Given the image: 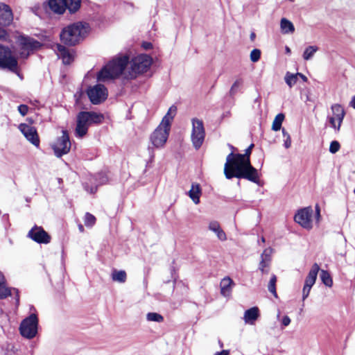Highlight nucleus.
Returning a JSON list of instances; mask_svg holds the SVG:
<instances>
[{"label": "nucleus", "instance_id": "obj_33", "mask_svg": "<svg viewBox=\"0 0 355 355\" xmlns=\"http://www.w3.org/2000/svg\"><path fill=\"white\" fill-rule=\"evenodd\" d=\"M146 320L148 322L161 323L164 321V317L158 313L149 312L146 314Z\"/></svg>", "mask_w": 355, "mask_h": 355}, {"label": "nucleus", "instance_id": "obj_22", "mask_svg": "<svg viewBox=\"0 0 355 355\" xmlns=\"http://www.w3.org/2000/svg\"><path fill=\"white\" fill-rule=\"evenodd\" d=\"M259 317V310L258 307L254 306L246 310L243 315V320L245 324L253 325Z\"/></svg>", "mask_w": 355, "mask_h": 355}, {"label": "nucleus", "instance_id": "obj_51", "mask_svg": "<svg viewBox=\"0 0 355 355\" xmlns=\"http://www.w3.org/2000/svg\"><path fill=\"white\" fill-rule=\"evenodd\" d=\"M349 105L355 110V96L352 97L351 101L349 102Z\"/></svg>", "mask_w": 355, "mask_h": 355}, {"label": "nucleus", "instance_id": "obj_26", "mask_svg": "<svg viewBox=\"0 0 355 355\" xmlns=\"http://www.w3.org/2000/svg\"><path fill=\"white\" fill-rule=\"evenodd\" d=\"M209 230L214 232L218 239L220 241H225L227 237L225 232L221 229L220 224L218 221H211L208 227Z\"/></svg>", "mask_w": 355, "mask_h": 355}, {"label": "nucleus", "instance_id": "obj_21", "mask_svg": "<svg viewBox=\"0 0 355 355\" xmlns=\"http://www.w3.org/2000/svg\"><path fill=\"white\" fill-rule=\"evenodd\" d=\"M55 51L58 56L62 60L64 64H69L73 60V55L71 53L65 46L57 44Z\"/></svg>", "mask_w": 355, "mask_h": 355}, {"label": "nucleus", "instance_id": "obj_27", "mask_svg": "<svg viewBox=\"0 0 355 355\" xmlns=\"http://www.w3.org/2000/svg\"><path fill=\"white\" fill-rule=\"evenodd\" d=\"M201 193L202 191L200 184L193 183L191 184V189L189 191V196L196 205H198L200 202Z\"/></svg>", "mask_w": 355, "mask_h": 355}, {"label": "nucleus", "instance_id": "obj_12", "mask_svg": "<svg viewBox=\"0 0 355 355\" xmlns=\"http://www.w3.org/2000/svg\"><path fill=\"white\" fill-rule=\"evenodd\" d=\"M170 128L159 125L150 136L152 145L156 148H162L167 141Z\"/></svg>", "mask_w": 355, "mask_h": 355}, {"label": "nucleus", "instance_id": "obj_11", "mask_svg": "<svg viewBox=\"0 0 355 355\" xmlns=\"http://www.w3.org/2000/svg\"><path fill=\"white\" fill-rule=\"evenodd\" d=\"M62 133V136L58 137L56 141L51 146L55 155L58 157L67 154L71 148V141L67 131L63 130Z\"/></svg>", "mask_w": 355, "mask_h": 355}, {"label": "nucleus", "instance_id": "obj_43", "mask_svg": "<svg viewBox=\"0 0 355 355\" xmlns=\"http://www.w3.org/2000/svg\"><path fill=\"white\" fill-rule=\"evenodd\" d=\"M17 110L22 116H25L28 112V107L26 105L21 104L18 106Z\"/></svg>", "mask_w": 355, "mask_h": 355}, {"label": "nucleus", "instance_id": "obj_15", "mask_svg": "<svg viewBox=\"0 0 355 355\" xmlns=\"http://www.w3.org/2000/svg\"><path fill=\"white\" fill-rule=\"evenodd\" d=\"M107 181L108 178L107 175L103 172H101L94 176L91 175L88 181L84 183V188L87 192L94 193L97 191L98 186L107 183Z\"/></svg>", "mask_w": 355, "mask_h": 355}, {"label": "nucleus", "instance_id": "obj_8", "mask_svg": "<svg viewBox=\"0 0 355 355\" xmlns=\"http://www.w3.org/2000/svg\"><path fill=\"white\" fill-rule=\"evenodd\" d=\"M18 62L11 50L0 44V69H8L12 72L17 71Z\"/></svg>", "mask_w": 355, "mask_h": 355}, {"label": "nucleus", "instance_id": "obj_18", "mask_svg": "<svg viewBox=\"0 0 355 355\" xmlns=\"http://www.w3.org/2000/svg\"><path fill=\"white\" fill-rule=\"evenodd\" d=\"M19 130L32 144L36 147L40 146V139L35 127L26 123H21L19 125Z\"/></svg>", "mask_w": 355, "mask_h": 355}, {"label": "nucleus", "instance_id": "obj_42", "mask_svg": "<svg viewBox=\"0 0 355 355\" xmlns=\"http://www.w3.org/2000/svg\"><path fill=\"white\" fill-rule=\"evenodd\" d=\"M340 148V145L338 141H333L331 142L329 146V152L332 154L337 153Z\"/></svg>", "mask_w": 355, "mask_h": 355}, {"label": "nucleus", "instance_id": "obj_9", "mask_svg": "<svg viewBox=\"0 0 355 355\" xmlns=\"http://www.w3.org/2000/svg\"><path fill=\"white\" fill-rule=\"evenodd\" d=\"M192 131L191 141L196 149H199L203 144L205 137V130L203 121L197 118L191 120Z\"/></svg>", "mask_w": 355, "mask_h": 355}, {"label": "nucleus", "instance_id": "obj_50", "mask_svg": "<svg viewBox=\"0 0 355 355\" xmlns=\"http://www.w3.org/2000/svg\"><path fill=\"white\" fill-rule=\"evenodd\" d=\"M298 76L300 77L304 82H306L308 80L306 76L301 73H297V77Z\"/></svg>", "mask_w": 355, "mask_h": 355}, {"label": "nucleus", "instance_id": "obj_5", "mask_svg": "<svg viewBox=\"0 0 355 355\" xmlns=\"http://www.w3.org/2000/svg\"><path fill=\"white\" fill-rule=\"evenodd\" d=\"M153 60L147 54H140L135 57L131 62L130 67L124 73V78L126 79H135L140 73L146 72L150 67Z\"/></svg>", "mask_w": 355, "mask_h": 355}, {"label": "nucleus", "instance_id": "obj_16", "mask_svg": "<svg viewBox=\"0 0 355 355\" xmlns=\"http://www.w3.org/2000/svg\"><path fill=\"white\" fill-rule=\"evenodd\" d=\"M320 267L318 263H314L307 277L302 289V300L304 301L309 296L312 286L315 284Z\"/></svg>", "mask_w": 355, "mask_h": 355}, {"label": "nucleus", "instance_id": "obj_38", "mask_svg": "<svg viewBox=\"0 0 355 355\" xmlns=\"http://www.w3.org/2000/svg\"><path fill=\"white\" fill-rule=\"evenodd\" d=\"M270 263L261 260L259 264V270L261 274H268L270 270Z\"/></svg>", "mask_w": 355, "mask_h": 355}, {"label": "nucleus", "instance_id": "obj_49", "mask_svg": "<svg viewBox=\"0 0 355 355\" xmlns=\"http://www.w3.org/2000/svg\"><path fill=\"white\" fill-rule=\"evenodd\" d=\"M148 150L149 151L150 159H153L155 157L153 150L151 147L148 146Z\"/></svg>", "mask_w": 355, "mask_h": 355}, {"label": "nucleus", "instance_id": "obj_52", "mask_svg": "<svg viewBox=\"0 0 355 355\" xmlns=\"http://www.w3.org/2000/svg\"><path fill=\"white\" fill-rule=\"evenodd\" d=\"M78 230L80 232H84V227L83 225L80 224L78 225Z\"/></svg>", "mask_w": 355, "mask_h": 355}, {"label": "nucleus", "instance_id": "obj_6", "mask_svg": "<svg viewBox=\"0 0 355 355\" xmlns=\"http://www.w3.org/2000/svg\"><path fill=\"white\" fill-rule=\"evenodd\" d=\"M81 0H49L50 10L56 14H63L66 9L71 13L76 12L80 7Z\"/></svg>", "mask_w": 355, "mask_h": 355}, {"label": "nucleus", "instance_id": "obj_47", "mask_svg": "<svg viewBox=\"0 0 355 355\" xmlns=\"http://www.w3.org/2000/svg\"><path fill=\"white\" fill-rule=\"evenodd\" d=\"M142 46L144 49L148 50L152 49L153 45L150 42H144Z\"/></svg>", "mask_w": 355, "mask_h": 355}, {"label": "nucleus", "instance_id": "obj_19", "mask_svg": "<svg viewBox=\"0 0 355 355\" xmlns=\"http://www.w3.org/2000/svg\"><path fill=\"white\" fill-rule=\"evenodd\" d=\"M13 21V12L10 6L0 2V26H8Z\"/></svg>", "mask_w": 355, "mask_h": 355}, {"label": "nucleus", "instance_id": "obj_53", "mask_svg": "<svg viewBox=\"0 0 355 355\" xmlns=\"http://www.w3.org/2000/svg\"><path fill=\"white\" fill-rule=\"evenodd\" d=\"M255 37H256V35H255V33H252L250 34V40H251L252 41H253V40H254Z\"/></svg>", "mask_w": 355, "mask_h": 355}, {"label": "nucleus", "instance_id": "obj_39", "mask_svg": "<svg viewBox=\"0 0 355 355\" xmlns=\"http://www.w3.org/2000/svg\"><path fill=\"white\" fill-rule=\"evenodd\" d=\"M243 85V80L241 78H239L235 80V82L233 83L232 86L230 88V94L231 96L234 95L237 91L238 89Z\"/></svg>", "mask_w": 355, "mask_h": 355}, {"label": "nucleus", "instance_id": "obj_3", "mask_svg": "<svg viewBox=\"0 0 355 355\" xmlns=\"http://www.w3.org/2000/svg\"><path fill=\"white\" fill-rule=\"evenodd\" d=\"M89 30V26L87 23H73L62 29L60 35V39L65 44L74 46L86 37Z\"/></svg>", "mask_w": 355, "mask_h": 355}, {"label": "nucleus", "instance_id": "obj_1", "mask_svg": "<svg viewBox=\"0 0 355 355\" xmlns=\"http://www.w3.org/2000/svg\"><path fill=\"white\" fill-rule=\"evenodd\" d=\"M254 144H251L245 154H234L230 153L226 158L224 166V173L227 179L237 178L245 179L260 185L259 174L254 167L251 165L250 155Z\"/></svg>", "mask_w": 355, "mask_h": 355}, {"label": "nucleus", "instance_id": "obj_40", "mask_svg": "<svg viewBox=\"0 0 355 355\" xmlns=\"http://www.w3.org/2000/svg\"><path fill=\"white\" fill-rule=\"evenodd\" d=\"M282 134L283 137L285 138L284 141V146L286 148H289L291 146V136L284 128L282 129Z\"/></svg>", "mask_w": 355, "mask_h": 355}, {"label": "nucleus", "instance_id": "obj_10", "mask_svg": "<svg viewBox=\"0 0 355 355\" xmlns=\"http://www.w3.org/2000/svg\"><path fill=\"white\" fill-rule=\"evenodd\" d=\"M331 116H327L330 126L336 131H339L341 124L346 114L344 107L338 103L333 104L331 106Z\"/></svg>", "mask_w": 355, "mask_h": 355}, {"label": "nucleus", "instance_id": "obj_13", "mask_svg": "<svg viewBox=\"0 0 355 355\" xmlns=\"http://www.w3.org/2000/svg\"><path fill=\"white\" fill-rule=\"evenodd\" d=\"M87 93L90 101L94 105L102 103L107 97V90L106 87L101 84H97L89 87Z\"/></svg>", "mask_w": 355, "mask_h": 355}, {"label": "nucleus", "instance_id": "obj_4", "mask_svg": "<svg viewBox=\"0 0 355 355\" xmlns=\"http://www.w3.org/2000/svg\"><path fill=\"white\" fill-rule=\"evenodd\" d=\"M103 120V116L94 112H79L76 119V135L80 138L84 137L89 125L101 123Z\"/></svg>", "mask_w": 355, "mask_h": 355}, {"label": "nucleus", "instance_id": "obj_55", "mask_svg": "<svg viewBox=\"0 0 355 355\" xmlns=\"http://www.w3.org/2000/svg\"><path fill=\"white\" fill-rule=\"evenodd\" d=\"M228 146L230 148V149H232V153H233L234 150L235 149L234 147L233 146H232L231 144H229Z\"/></svg>", "mask_w": 355, "mask_h": 355}, {"label": "nucleus", "instance_id": "obj_31", "mask_svg": "<svg viewBox=\"0 0 355 355\" xmlns=\"http://www.w3.org/2000/svg\"><path fill=\"white\" fill-rule=\"evenodd\" d=\"M284 119V114L282 113L278 114L275 116V118L272 122V130L274 131L279 130L282 128V124Z\"/></svg>", "mask_w": 355, "mask_h": 355}, {"label": "nucleus", "instance_id": "obj_24", "mask_svg": "<svg viewBox=\"0 0 355 355\" xmlns=\"http://www.w3.org/2000/svg\"><path fill=\"white\" fill-rule=\"evenodd\" d=\"M21 44L23 49L26 51H33L40 47V42L31 38V37H22L21 40Z\"/></svg>", "mask_w": 355, "mask_h": 355}, {"label": "nucleus", "instance_id": "obj_54", "mask_svg": "<svg viewBox=\"0 0 355 355\" xmlns=\"http://www.w3.org/2000/svg\"><path fill=\"white\" fill-rule=\"evenodd\" d=\"M286 53H291V49L288 46L286 47Z\"/></svg>", "mask_w": 355, "mask_h": 355}, {"label": "nucleus", "instance_id": "obj_56", "mask_svg": "<svg viewBox=\"0 0 355 355\" xmlns=\"http://www.w3.org/2000/svg\"><path fill=\"white\" fill-rule=\"evenodd\" d=\"M261 241L265 242V239L263 237L261 238Z\"/></svg>", "mask_w": 355, "mask_h": 355}, {"label": "nucleus", "instance_id": "obj_25", "mask_svg": "<svg viewBox=\"0 0 355 355\" xmlns=\"http://www.w3.org/2000/svg\"><path fill=\"white\" fill-rule=\"evenodd\" d=\"M176 112H177L176 106L172 105L171 107H170L167 113L163 117L159 125L171 129V122L176 114Z\"/></svg>", "mask_w": 355, "mask_h": 355}, {"label": "nucleus", "instance_id": "obj_48", "mask_svg": "<svg viewBox=\"0 0 355 355\" xmlns=\"http://www.w3.org/2000/svg\"><path fill=\"white\" fill-rule=\"evenodd\" d=\"M6 35H7L6 31L4 29L0 28V39L6 38Z\"/></svg>", "mask_w": 355, "mask_h": 355}, {"label": "nucleus", "instance_id": "obj_41", "mask_svg": "<svg viewBox=\"0 0 355 355\" xmlns=\"http://www.w3.org/2000/svg\"><path fill=\"white\" fill-rule=\"evenodd\" d=\"M261 57V51L258 49H253L250 53V60L253 62H257Z\"/></svg>", "mask_w": 355, "mask_h": 355}, {"label": "nucleus", "instance_id": "obj_7", "mask_svg": "<svg viewBox=\"0 0 355 355\" xmlns=\"http://www.w3.org/2000/svg\"><path fill=\"white\" fill-rule=\"evenodd\" d=\"M37 316L36 314L32 313L21 321L19 326L20 334L26 338H33L37 333Z\"/></svg>", "mask_w": 355, "mask_h": 355}, {"label": "nucleus", "instance_id": "obj_17", "mask_svg": "<svg viewBox=\"0 0 355 355\" xmlns=\"http://www.w3.org/2000/svg\"><path fill=\"white\" fill-rule=\"evenodd\" d=\"M28 237L40 244H48L51 242V236L41 226H33L28 233Z\"/></svg>", "mask_w": 355, "mask_h": 355}, {"label": "nucleus", "instance_id": "obj_2", "mask_svg": "<svg viewBox=\"0 0 355 355\" xmlns=\"http://www.w3.org/2000/svg\"><path fill=\"white\" fill-rule=\"evenodd\" d=\"M130 62V58L127 55L117 56L110 61L98 73L97 80L105 82L109 80L115 79L123 74L126 67Z\"/></svg>", "mask_w": 355, "mask_h": 355}, {"label": "nucleus", "instance_id": "obj_57", "mask_svg": "<svg viewBox=\"0 0 355 355\" xmlns=\"http://www.w3.org/2000/svg\"><path fill=\"white\" fill-rule=\"evenodd\" d=\"M354 194H355V188H354Z\"/></svg>", "mask_w": 355, "mask_h": 355}, {"label": "nucleus", "instance_id": "obj_20", "mask_svg": "<svg viewBox=\"0 0 355 355\" xmlns=\"http://www.w3.org/2000/svg\"><path fill=\"white\" fill-rule=\"evenodd\" d=\"M13 293L15 294L16 303L18 304L19 302L18 290L8 287L3 274L0 272V300L5 299Z\"/></svg>", "mask_w": 355, "mask_h": 355}, {"label": "nucleus", "instance_id": "obj_34", "mask_svg": "<svg viewBox=\"0 0 355 355\" xmlns=\"http://www.w3.org/2000/svg\"><path fill=\"white\" fill-rule=\"evenodd\" d=\"M284 80L289 87H292L297 83V73L296 74H293L290 72H287L286 73Z\"/></svg>", "mask_w": 355, "mask_h": 355}, {"label": "nucleus", "instance_id": "obj_29", "mask_svg": "<svg viewBox=\"0 0 355 355\" xmlns=\"http://www.w3.org/2000/svg\"><path fill=\"white\" fill-rule=\"evenodd\" d=\"M127 275L124 270H114L112 273V279L114 282L124 283L126 281Z\"/></svg>", "mask_w": 355, "mask_h": 355}, {"label": "nucleus", "instance_id": "obj_30", "mask_svg": "<svg viewBox=\"0 0 355 355\" xmlns=\"http://www.w3.org/2000/svg\"><path fill=\"white\" fill-rule=\"evenodd\" d=\"M318 48L316 46H309L306 47L303 53L302 57L304 60H311L314 54L318 51Z\"/></svg>", "mask_w": 355, "mask_h": 355}, {"label": "nucleus", "instance_id": "obj_28", "mask_svg": "<svg viewBox=\"0 0 355 355\" xmlns=\"http://www.w3.org/2000/svg\"><path fill=\"white\" fill-rule=\"evenodd\" d=\"M280 29L283 34H292L295 32L293 24L286 18H282L280 21Z\"/></svg>", "mask_w": 355, "mask_h": 355}, {"label": "nucleus", "instance_id": "obj_36", "mask_svg": "<svg viewBox=\"0 0 355 355\" xmlns=\"http://www.w3.org/2000/svg\"><path fill=\"white\" fill-rule=\"evenodd\" d=\"M273 252V249L271 248H266L261 254V260L266 261V262L271 263V255Z\"/></svg>", "mask_w": 355, "mask_h": 355}, {"label": "nucleus", "instance_id": "obj_14", "mask_svg": "<svg viewBox=\"0 0 355 355\" xmlns=\"http://www.w3.org/2000/svg\"><path fill=\"white\" fill-rule=\"evenodd\" d=\"M313 213V211L311 207H304L300 209L296 213L294 220L302 227L306 230H311L313 227L311 220Z\"/></svg>", "mask_w": 355, "mask_h": 355}, {"label": "nucleus", "instance_id": "obj_32", "mask_svg": "<svg viewBox=\"0 0 355 355\" xmlns=\"http://www.w3.org/2000/svg\"><path fill=\"white\" fill-rule=\"evenodd\" d=\"M320 278H321L322 283L325 286H327L328 287L332 286L333 280H332V278H331L330 274L327 271L322 270L321 273H320Z\"/></svg>", "mask_w": 355, "mask_h": 355}, {"label": "nucleus", "instance_id": "obj_23", "mask_svg": "<svg viewBox=\"0 0 355 355\" xmlns=\"http://www.w3.org/2000/svg\"><path fill=\"white\" fill-rule=\"evenodd\" d=\"M234 282L229 277H224L220 284V293L224 297H229L232 293Z\"/></svg>", "mask_w": 355, "mask_h": 355}, {"label": "nucleus", "instance_id": "obj_46", "mask_svg": "<svg viewBox=\"0 0 355 355\" xmlns=\"http://www.w3.org/2000/svg\"><path fill=\"white\" fill-rule=\"evenodd\" d=\"M214 355H230V350L223 349L220 352H217L214 354Z\"/></svg>", "mask_w": 355, "mask_h": 355}, {"label": "nucleus", "instance_id": "obj_35", "mask_svg": "<svg viewBox=\"0 0 355 355\" xmlns=\"http://www.w3.org/2000/svg\"><path fill=\"white\" fill-rule=\"evenodd\" d=\"M276 282L277 277L276 275H272L270 277V282L268 283V289L270 293H271L275 297H277V294L276 292Z\"/></svg>", "mask_w": 355, "mask_h": 355}, {"label": "nucleus", "instance_id": "obj_45", "mask_svg": "<svg viewBox=\"0 0 355 355\" xmlns=\"http://www.w3.org/2000/svg\"><path fill=\"white\" fill-rule=\"evenodd\" d=\"M315 218L317 221L320 220V209L318 205H315Z\"/></svg>", "mask_w": 355, "mask_h": 355}, {"label": "nucleus", "instance_id": "obj_44", "mask_svg": "<svg viewBox=\"0 0 355 355\" xmlns=\"http://www.w3.org/2000/svg\"><path fill=\"white\" fill-rule=\"evenodd\" d=\"M282 322L284 326L286 327L291 323V319L288 316L285 315L283 317Z\"/></svg>", "mask_w": 355, "mask_h": 355}, {"label": "nucleus", "instance_id": "obj_37", "mask_svg": "<svg viewBox=\"0 0 355 355\" xmlns=\"http://www.w3.org/2000/svg\"><path fill=\"white\" fill-rule=\"evenodd\" d=\"M85 225L87 227H92L96 223V218L94 215L86 213L84 218Z\"/></svg>", "mask_w": 355, "mask_h": 355}]
</instances>
